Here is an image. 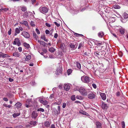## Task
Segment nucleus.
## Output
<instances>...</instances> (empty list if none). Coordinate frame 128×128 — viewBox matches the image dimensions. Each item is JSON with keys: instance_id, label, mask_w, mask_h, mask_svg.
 Segmentation results:
<instances>
[{"instance_id": "41", "label": "nucleus", "mask_w": 128, "mask_h": 128, "mask_svg": "<svg viewBox=\"0 0 128 128\" xmlns=\"http://www.w3.org/2000/svg\"><path fill=\"white\" fill-rule=\"evenodd\" d=\"M38 111H40L42 112H43L44 111V110L42 108H40L38 109L37 110Z\"/></svg>"}, {"instance_id": "19", "label": "nucleus", "mask_w": 128, "mask_h": 128, "mask_svg": "<svg viewBox=\"0 0 128 128\" xmlns=\"http://www.w3.org/2000/svg\"><path fill=\"white\" fill-rule=\"evenodd\" d=\"M41 38L42 40H43L46 42L48 41V40L46 38L45 35H42Z\"/></svg>"}, {"instance_id": "16", "label": "nucleus", "mask_w": 128, "mask_h": 128, "mask_svg": "<svg viewBox=\"0 0 128 128\" xmlns=\"http://www.w3.org/2000/svg\"><path fill=\"white\" fill-rule=\"evenodd\" d=\"M95 44L97 46H100L103 44V43L102 42H100L98 41H96L95 42Z\"/></svg>"}, {"instance_id": "28", "label": "nucleus", "mask_w": 128, "mask_h": 128, "mask_svg": "<svg viewBox=\"0 0 128 128\" xmlns=\"http://www.w3.org/2000/svg\"><path fill=\"white\" fill-rule=\"evenodd\" d=\"M31 58V56L30 55H28L26 56L25 60L26 61H28L30 60Z\"/></svg>"}, {"instance_id": "1", "label": "nucleus", "mask_w": 128, "mask_h": 128, "mask_svg": "<svg viewBox=\"0 0 128 128\" xmlns=\"http://www.w3.org/2000/svg\"><path fill=\"white\" fill-rule=\"evenodd\" d=\"M39 10L40 12L44 14L48 12V9L46 7L41 6L39 8Z\"/></svg>"}, {"instance_id": "15", "label": "nucleus", "mask_w": 128, "mask_h": 128, "mask_svg": "<svg viewBox=\"0 0 128 128\" xmlns=\"http://www.w3.org/2000/svg\"><path fill=\"white\" fill-rule=\"evenodd\" d=\"M120 32L122 34H123L124 32L125 29L123 28H121L119 29Z\"/></svg>"}, {"instance_id": "52", "label": "nucleus", "mask_w": 128, "mask_h": 128, "mask_svg": "<svg viewBox=\"0 0 128 128\" xmlns=\"http://www.w3.org/2000/svg\"><path fill=\"white\" fill-rule=\"evenodd\" d=\"M42 51L44 53H46L47 52V50L45 48H42Z\"/></svg>"}, {"instance_id": "42", "label": "nucleus", "mask_w": 128, "mask_h": 128, "mask_svg": "<svg viewBox=\"0 0 128 128\" xmlns=\"http://www.w3.org/2000/svg\"><path fill=\"white\" fill-rule=\"evenodd\" d=\"M15 32L16 33L19 34L20 32V30L18 28H16L15 29Z\"/></svg>"}, {"instance_id": "59", "label": "nucleus", "mask_w": 128, "mask_h": 128, "mask_svg": "<svg viewBox=\"0 0 128 128\" xmlns=\"http://www.w3.org/2000/svg\"><path fill=\"white\" fill-rule=\"evenodd\" d=\"M116 96H120V92H117L116 93Z\"/></svg>"}, {"instance_id": "55", "label": "nucleus", "mask_w": 128, "mask_h": 128, "mask_svg": "<svg viewBox=\"0 0 128 128\" xmlns=\"http://www.w3.org/2000/svg\"><path fill=\"white\" fill-rule=\"evenodd\" d=\"M58 37V34L57 33H55L54 36V38H56Z\"/></svg>"}, {"instance_id": "57", "label": "nucleus", "mask_w": 128, "mask_h": 128, "mask_svg": "<svg viewBox=\"0 0 128 128\" xmlns=\"http://www.w3.org/2000/svg\"><path fill=\"white\" fill-rule=\"evenodd\" d=\"M45 24L48 27H50L51 26L50 24L48 23H46Z\"/></svg>"}, {"instance_id": "40", "label": "nucleus", "mask_w": 128, "mask_h": 128, "mask_svg": "<svg viewBox=\"0 0 128 128\" xmlns=\"http://www.w3.org/2000/svg\"><path fill=\"white\" fill-rule=\"evenodd\" d=\"M67 71L68 73V75H69L72 72V70L71 69H68Z\"/></svg>"}, {"instance_id": "10", "label": "nucleus", "mask_w": 128, "mask_h": 128, "mask_svg": "<svg viewBox=\"0 0 128 128\" xmlns=\"http://www.w3.org/2000/svg\"><path fill=\"white\" fill-rule=\"evenodd\" d=\"M56 71V74L58 75L62 72V68L60 67L58 68L57 69Z\"/></svg>"}, {"instance_id": "23", "label": "nucleus", "mask_w": 128, "mask_h": 128, "mask_svg": "<svg viewBox=\"0 0 128 128\" xmlns=\"http://www.w3.org/2000/svg\"><path fill=\"white\" fill-rule=\"evenodd\" d=\"M15 105L17 108H19L21 107L22 104L20 102H18Z\"/></svg>"}, {"instance_id": "64", "label": "nucleus", "mask_w": 128, "mask_h": 128, "mask_svg": "<svg viewBox=\"0 0 128 128\" xmlns=\"http://www.w3.org/2000/svg\"><path fill=\"white\" fill-rule=\"evenodd\" d=\"M32 4H33L36 1V0H32Z\"/></svg>"}, {"instance_id": "50", "label": "nucleus", "mask_w": 128, "mask_h": 128, "mask_svg": "<svg viewBox=\"0 0 128 128\" xmlns=\"http://www.w3.org/2000/svg\"><path fill=\"white\" fill-rule=\"evenodd\" d=\"M82 44L81 43L79 45L78 48V49H80L82 46Z\"/></svg>"}, {"instance_id": "38", "label": "nucleus", "mask_w": 128, "mask_h": 128, "mask_svg": "<svg viewBox=\"0 0 128 128\" xmlns=\"http://www.w3.org/2000/svg\"><path fill=\"white\" fill-rule=\"evenodd\" d=\"M76 98L77 99H79L80 100H82L83 99L82 97L81 96H76Z\"/></svg>"}, {"instance_id": "33", "label": "nucleus", "mask_w": 128, "mask_h": 128, "mask_svg": "<svg viewBox=\"0 0 128 128\" xmlns=\"http://www.w3.org/2000/svg\"><path fill=\"white\" fill-rule=\"evenodd\" d=\"M23 16L24 17H27L28 16V14L27 12H26L24 13Z\"/></svg>"}, {"instance_id": "62", "label": "nucleus", "mask_w": 128, "mask_h": 128, "mask_svg": "<svg viewBox=\"0 0 128 128\" xmlns=\"http://www.w3.org/2000/svg\"><path fill=\"white\" fill-rule=\"evenodd\" d=\"M3 100L5 101H8V99L6 98H3Z\"/></svg>"}, {"instance_id": "49", "label": "nucleus", "mask_w": 128, "mask_h": 128, "mask_svg": "<svg viewBox=\"0 0 128 128\" xmlns=\"http://www.w3.org/2000/svg\"><path fill=\"white\" fill-rule=\"evenodd\" d=\"M2 10H4V11L5 12L7 11H8L9 10V9L8 8H2Z\"/></svg>"}, {"instance_id": "5", "label": "nucleus", "mask_w": 128, "mask_h": 128, "mask_svg": "<svg viewBox=\"0 0 128 128\" xmlns=\"http://www.w3.org/2000/svg\"><path fill=\"white\" fill-rule=\"evenodd\" d=\"M21 35L23 36L25 38H28L30 36L29 34L26 31H24L22 32L21 34Z\"/></svg>"}, {"instance_id": "3", "label": "nucleus", "mask_w": 128, "mask_h": 128, "mask_svg": "<svg viewBox=\"0 0 128 128\" xmlns=\"http://www.w3.org/2000/svg\"><path fill=\"white\" fill-rule=\"evenodd\" d=\"M80 93L84 96H86L87 95V91L84 88H80L78 90Z\"/></svg>"}, {"instance_id": "8", "label": "nucleus", "mask_w": 128, "mask_h": 128, "mask_svg": "<svg viewBox=\"0 0 128 128\" xmlns=\"http://www.w3.org/2000/svg\"><path fill=\"white\" fill-rule=\"evenodd\" d=\"M0 58L1 57H2L3 58H5L9 57L10 56L8 54L0 52Z\"/></svg>"}, {"instance_id": "4", "label": "nucleus", "mask_w": 128, "mask_h": 128, "mask_svg": "<svg viewBox=\"0 0 128 128\" xmlns=\"http://www.w3.org/2000/svg\"><path fill=\"white\" fill-rule=\"evenodd\" d=\"M13 44L14 45L17 44L18 46H20L21 44L20 40L18 38L14 39L13 42Z\"/></svg>"}, {"instance_id": "31", "label": "nucleus", "mask_w": 128, "mask_h": 128, "mask_svg": "<svg viewBox=\"0 0 128 128\" xmlns=\"http://www.w3.org/2000/svg\"><path fill=\"white\" fill-rule=\"evenodd\" d=\"M21 9L22 11L24 12L26 10L27 8L26 7L23 6L21 8Z\"/></svg>"}, {"instance_id": "27", "label": "nucleus", "mask_w": 128, "mask_h": 128, "mask_svg": "<svg viewBox=\"0 0 128 128\" xmlns=\"http://www.w3.org/2000/svg\"><path fill=\"white\" fill-rule=\"evenodd\" d=\"M36 121H30V125H32L33 126H35L36 124Z\"/></svg>"}, {"instance_id": "48", "label": "nucleus", "mask_w": 128, "mask_h": 128, "mask_svg": "<svg viewBox=\"0 0 128 128\" xmlns=\"http://www.w3.org/2000/svg\"><path fill=\"white\" fill-rule=\"evenodd\" d=\"M50 31L48 30H46L45 31V33L46 34H50Z\"/></svg>"}, {"instance_id": "18", "label": "nucleus", "mask_w": 128, "mask_h": 128, "mask_svg": "<svg viewBox=\"0 0 128 128\" xmlns=\"http://www.w3.org/2000/svg\"><path fill=\"white\" fill-rule=\"evenodd\" d=\"M49 51L51 53L54 52L56 50V49L52 47H51L49 48Z\"/></svg>"}, {"instance_id": "13", "label": "nucleus", "mask_w": 128, "mask_h": 128, "mask_svg": "<svg viewBox=\"0 0 128 128\" xmlns=\"http://www.w3.org/2000/svg\"><path fill=\"white\" fill-rule=\"evenodd\" d=\"M50 124V122L48 121H46L44 122V125L46 127L48 128L49 127Z\"/></svg>"}, {"instance_id": "35", "label": "nucleus", "mask_w": 128, "mask_h": 128, "mask_svg": "<svg viewBox=\"0 0 128 128\" xmlns=\"http://www.w3.org/2000/svg\"><path fill=\"white\" fill-rule=\"evenodd\" d=\"M20 114V113H14L13 114V116L15 118L19 116Z\"/></svg>"}, {"instance_id": "39", "label": "nucleus", "mask_w": 128, "mask_h": 128, "mask_svg": "<svg viewBox=\"0 0 128 128\" xmlns=\"http://www.w3.org/2000/svg\"><path fill=\"white\" fill-rule=\"evenodd\" d=\"M22 24L24 25H25L26 26H28V22L26 21H24L23 22Z\"/></svg>"}, {"instance_id": "51", "label": "nucleus", "mask_w": 128, "mask_h": 128, "mask_svg": "<svg viewBox=\"0 0 128 128\" xmlns=\"http://www.w3.org/2000/svg\"><path fill=\"white\" fill-rule=\"evenodd\" d=\"M30 24L31 26H34L35 25L34 23V22H33L31 21L30 22Z\"/></svg>"}, {"instance_id": "20", "label": "nucleus", "mask_w": 128, "mask_h": 128, "mask_svg": "<svg viewBox=\"0 0 128 128\" xmlns=\"http://www.w3.org/2000/svg\"><path fill=\"white\" fill-rule=\"evenodd\" d=\"M104 34V32H100L98 34V36L100 38H102Z\"/></svg>"}, {"instance_id": "30", "label": "nucleus", "mask_w": 128, "mask_h": 128, "mask_svg": "<svg viewBox=\"0 0 128 128\" xmlns=\"http://www.w3.org/2000/svg\"><path fill=\"white\" fill-rule=\"evenodd\" d=\"M60 108L59 106H58V111H57L56 112H55L56 114H58L60 113Z\"/></svg>"}, {"instance_id": "2", "label": "nucleus", "mask_w": 128, "mask_h": 128, "mask_svg": "<svg viewBox=\"0 0 128 128\" xmlns=\"http://www.w3.org/2000/svg\"><path fill=\"white\" fill-rule=\"evenodd\" d=\"M81 80L83 82L88 83L89 82L90 78L88 76H83L81 77Z\"/></svg>"}, {"instance_id": "56", "label": "nucleus", "mask_w": 128, "mask_h": 128, "mask_svg": "<svg viewBox=\"0 0 128 128\" xmlns=\"http://www.w3.org/2000/svg\"><path fill=\"white\" fill-rule=\"evenodd\" d=\"M12 30L11 28H10V30L8 32V34L9 35H10L11 33Z\"/></svg>"}, {"instance_id": "43", "label": "nucleus", "mask_w": 128, "mask_h": 128, "mask_svg": "<svg viewBox=\"0 0 128 128\" xmlns=\"http://www.w3.org/2000/svg\"><path fill=\"white\" fill-rule=\"evenodd\" d=\"M70 47L72 48H74L75 47L74 45L72 44H70Z\"/></svg>"}, {"instance_id": "63", "label": "nucleus", "mask_w": 128, "mask_h": 128, "mask_svg": "<svg viewBox=\"0 0 128 128\" xmlns=\"http://www.w3.org/2000/svg\"><path fill=\"white\" fill-rule=\"evenodd\" d=\"M53 96H54L53 94H50V98H53Z\"/></svg>"}, {"instance_id": "25", "label": "nucleus", "mask_w": 128, "mask_h": 128, "mask_svg": "<svg viewBox=\"0 0 128 128\" xmlns=\"http://www.w3.org/2000/svg\"><path fill=\"white\" fill-rule=\"evenodd\" d=\"M13 56L16 57H19L20 56V54L18 52H14L13 54Z\"/></svg>"}, {"instance_id": "44", "label": "nucleus", "mask_w": 128, "mask_h": 128, "mask_svg": "<svg viewBox=\"0 0 128 128\" xmlns=\"http://www.w3.org/2000/svg\"><path fill=\"white\" fill-rule=\"evenodd\" d=\"M121 124L122 128H124L125 127V124L124 121H122Z\"/></svg>"}, {"instance_id": "29", "label": "nucleus", "mask_w": 128, "mask_h": 128, "mask_svg": "<svg viewBox=\"0 0 128 128\" xmlns=\"http://www.w3.org/2000/svg\"><path fill=\"white\" fill-rule=\"evenodd\" d=\"M64 44H61L60 45V48L62 50L63 52H64Z\"/></svg>"}, {"instance_id": "7", "label": "nucleus", "mask_w": 128, "mask_h": 128, "mask_svg": "<svg viewBox=\"0 0 128 128\" xmlns=\"http://www.w3.org/2000/svg\"><path fill=\"white\" fill-rule=\"evenodd\" d=\"M64 88L66 91H68L70 88V84H68L64 85Z\"/></svg>"}, {"instance_id": "53", "label": "nucleus", "mask_w": 128, "mask_h": 128, "mask_svg": "<svg viewBox=\"0 0 128 128\" xmlns=\"http://www.w3.org/2000/svg\"><path fill=\"white\" fill-rule=\"evenodd\" d=\"M18 49L20 52H21L22 50V48L21 47H20L18 48Z\"/></svg>"}, {"instance_id": "58", "label": "nucleus", "mask_w": 128, "mask_h": 128, "mask_svg": "<svg viewBox=\"0 0 128 128\" xmlns=\"http://www.w3.org/2000/svg\"><path fill=\"white\" fill-rule=\"evenodd\" d=\"M66 105V103H64L62 105V107L63 108H65Z\"/></svg>"}, {"instance_id": "47", "label": "nucleus", "mask_w": 128, "mask_h": 128, "mask_svg": "<svg viewBox=\"0 0 128 128\" xmlns=\"http://www.w3.org/2000/svg\"><path fill=\"white\" fill-rule=\"evenodd\" d=\"M54 23L55 24V25H56V26L58 27H59L60 26V24L56 22H54Z\"/></svg>"}, {"instance_id": "21", "label": "nucleus", "mask_w": 128, "mask_h": 128, "mask_svg": "<svg viewBox=\"0 0 128 128\" xmlns=\"http://www.w3.org/2000/svg\"><path fill=\"white\" fill-rule=\"evenodd\" d=\"M79 112L87 116H88V114L87 112H85L83 110H81Z\"/></svg>"}, {"instance_id": "24", "label": "nucleus", "mask_w": 128, "mask_h": 128, "mask_svg": "<svg viewBox=\"0 0 128 128\" xmlns=\"http://www.w3.org/2000/svg\"><path fill=\"white\" fill-rule=\"evenodd\" d=\"M76 65V67L78 69L81 68V66L80 63L78 62H76L75 63Z\"/></svg>"}, {"instance_id": "61", "label": "nucleus", "mask_w": 128, "mask_h": 128, "mask_svg": "<svg viewBox=\"0 0 128 128\" xmlns=\"http://www.w3.org/2000/svg\"><path fill=\"white\" fill-rule=\"evenodd\" d=\"M25 106L27 108H28L30 106V105L27 104H26Z\"/></svg>"}, {"instance_id": "22", "label": "nucleus", "mask_w": 128, "mask_h": 128, "mask_svg": "<svg viewBox=\"0 0 128 128\" xmlns=\"http://www.w3.org/2000/svg\"><path fill=\"white\" fill-rule=\"evenodd\" d=\"M38 42L40 43V45H41L44 46H45L46 43L44 42L43 41H40V40H38Z\"/></svg>"}, {"instance_id": "54", "label": "nucleus", "mask_w": 128, "mask_h": 128, "mask_svg": "<svg viewBox=\"0 0 128 128\" xmlns=\"http://www.w3.org/2000/svg\"><path fill=\"white\" fill-rule=\"evenodd\" d=\"M92 86L94 88L96 89V86L95 84H92Z\"/></svg>"}, {"instance_id": "32", "label": "nucleus", "mask_w": 128, "mask_h": 128, "mask_svg": "<svg viewBox=\"0 0 128 128\" xmlns=\"http://www.w3.org/2000/svg\"><path fill=\"white\" fill-rule=\"evenodd\" d=\"M32 34L34 37L35 38H36V40H37V38H38V36L34 32H33Z\"/></svg>"}, {"instance_id": "9", "label": "nucleus", "mask_w": 128, "mask_h": 128, "mask_svg": "<svg viewBox=\"0 0 128 128\" xmlns=\"http://www.w3.org/2000/svg\"><path fill=\"white\" fill-rule=\"evenodd\" d=\"M100 94L102 100H106V95L105 93L100 92Z\"/></svg>"}, {"instance_id": "11", "label": "nucleus", "mask_w": 128, "mask_h": 128, "mask_svg": "<svg viewBox=\"0 0 128 128\" xmlns=\"http://www.w3.org/2000/svg\"><path fill=\"white\" fill-rule=\"evenodd\" d=\"M40 102L44 105H46L48 104V102L46 100H39Z\"/></svg>"}, {"instance_id": "14", "label": "nucleus", "mask_w": 128, "mask_h": 128, "mask_svg": "<svg viewBox=\"0 0 128 128\" xmlns=\"http://www.w3.org/2000/svg\"><path fill=\"white\" fill-rule=\"evenodd\" d=\"M102 107L103 109H107L108 108L107 104L104 102L102 103Z\"/></svg>"}, {"instance_id": "6", "label": "nucleus", "mask_w": 128, "mask_h": 128, "mask_svg": "<svg viewBox=\"0 0 128 128\" xmlns=\"http://www.w3.org/2000/svg\"><path fill=\"white\" fill-rule=\"evenodd\" d=\"M88 98L90 99H92L95 98L96 95L94 93L91 92L90 93L88 94Z\"/></svg>"}, {"instance_id": "37", "label": "nucleus", "mask_w": 128, "mask_h": 128, "mask_svg": "<svg viewBox=\"0 0 128 128\" xmlns=\"http://www.w3.org/2000/svg\"><path fill=\"white\" fill-rule=\"evenodd\" d=\"M71 99L72 101L75 100L76 99L75 96L74 95L72 96L71 98Z\"/></svg>"}, {"instance_id": "36", "label": "nucleus", "mask_w": 128, "mask_h": 128, "mask_svg": "<svg viewBox=\"0 0 128 128\" xmlns=\"http://www.w3.org/2000/svg\"><path fill=\"white\" fill-rule=\"evenodd\" d=\"M124 17L125 19H126L128 17V14L126 13L124 14Z\"/></svg>"}, {"instance_id": "26", "label": "nucleus", "mask_w": 128, "mask_h": 128, "mask_svg": "<svg viewBox=\"0 0 128 128\" xmlns=\"http://www.w3.org/2000/svg\"><path fill=\"white\" fill-rule=\"evenodd\" d=\"M96 125L97 128H101V124L100 122H96Z\"/></svg>"}, {"instance_id": "17", "label": "nucleus", "mask_w": 128, "mask_h": 128, "mask_svg": "<svg viewBox=\"0 0 128 128\" xmlns=\"http://www.w3.org/2000/svg\"><path fill=\"white\" fill-rule=\"evenodd\" d=\"M23 46L27 48H28L30 47V45L26 42H24L23 44Z\"/></svg>"}, {"instance_id": "60", "label": "nucleus", "mask_w": 128, "mask_h": 128, "mask_svg": "<svg viewBox=\"0 0 128 128\" xmlns=\"http://www.w3.org/2000/svg\"><path fill=\"white\" fill-rule=\"evenodd\" d=\"M55 126L54 124H52L51 126V128H55Z\"/></svg>"}, {"instance_id": "34", "label": "nucleus", "mask_w": 128, "mask_h": 128, "mask_svg": "<svg viewBox=\"0 0 128 128\" xmlns=\"http://www.w3.org/2000/svg\"><path fill=\"white\" fill-rule=\"evenodd\" d=\"M113 7L115 9H118L120 8V7L118 5H114Z\"/></svg>"}, {"instance_id": "45", "label": "nucleus", "mask_w": 128, "mask_h": 128, "mask_svg": "<svg viewBox=\"0 0 128 128\" xmlns=\"http://www.w3.org/2000/svg\"><path fill=\"white\" fill-rule=\"evenodd\" d=\"M74 35L78 37L80 36H83V35L82 34H77V33H75L74 34Z\"/></svg>"}, {"instance_id": "46", "label": "nucleus", "mask_w": 128, "mask_h": 128, "mask_svg": "<svg viewBox=\"0 0 128 128\" xmlns=\"http://www.w3.org/2000/svg\"><path fill=\"white\" fill-rule=\"evenodd\" d=\"M36 30L38 34H40V32L38 29L36 28Z\"/></svg>"}, {"instance_id": "12", "label": "nucleus", "mask_w": 128, "mask_h": 128, "mask_svg": "<svg viewBox=\"0 0 128 128\" xmlns=\"http://www.w3.org/2000/svg\"><path fill=\"white\" fill-rule=\"evenodd\" d=\"M38 116V114L36 112L33 111L32 113V117L35 118Z\"/></svg>"}]
</instances>
